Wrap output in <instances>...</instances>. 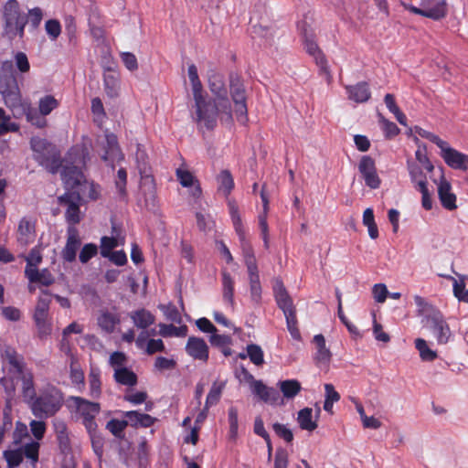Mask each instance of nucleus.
I'll return each mask as SVG.
<instances>
[{
    "label": "nucleus",
    "mask_w": 468,
    "mask_h": 468,
    "mask_svg": "<svg viewBox=\"0 0 468 468\" xmlns=\"http://www.w3.org/2000/svg\"><path fill=\"white\" fill-rule=\"evenodd\" d=\"M196 108V122L207 130H213L217 126L218 107L215 101L207 100L204 95L194 98Z\"/></svg>",
    "instance_id": "10"
},
{
    "label": "nucleus",
    "mask_w": 468,
    "mask_h": 468,
    "mask_svg": "<svg viewBox=\"0 0 468 468\" xmlns=\"http://www.w3.org/2000/svg\"><path fill=\"white\" fill-rule=\"evenodd\" d=\"M58 204L65 207V219L70 226H75L81 221L80 206L85 203L82 194L78 190L66 191L58 197Z\"/></svg>",
    "instance_id": "11"
},
{
    "label": "nucleus",
    "mask_w": 468,
    "mask_h": 468,
    "mask_svg": "<svg viewBox=\"0 0 468 468\" xmlns=\"http://www.w3.org/2000/svg\"><path fill=\"white\" fill-rule=\"evenodd\" d=\"M98 248L93 243L85 244L80 252V261L81 263H87L90 259L97 255Z\"/></svg>",
    "instance_id": "56"
},
{
    "label": "nucleus",
    "mask_w": 468,
    "mask_h": 468,
    "mask_svg": "<svg viewBox=\"0 0 468 468\" xmlns=\"http://www.w3.org/2000/svg\"><path fill=\"white\" fill-rule=\"evenodd\" d=\"M407 168L410 176L412 184L415 187H419L420 182H424L428 185L426 175L423 173L422 168L412 161H407Z\"/></svg>",
    "instance_id": "41"
},
{
    "label": "nucleus",
    "mask_w": 468,
    "mask_h": 468,
    "mask_svg": "<svg viewBox=\"0 0 468 468\" xmlns=\"http://www.w3.org/2000/svg\"><path fill=\"white\" fill-rule=\"evenodd\" d=\"M135 326L141 329H146L154 323V316L147 310L141 309L131 314Z\"/></svg>",
    "instance_id": "34"
},
{
    "label": "nucleus",
    "mask_w": 468,
    "mask_h": 468,
    "mask_svg": "<svg viewBox=\"0 0 468 468\" xmlns=\"http://www.w3.org/2000/svg\"><path fill=\"white\" fill-rule=\"evenodd\" d=\"M126 184H127V172L126 169L121 167L117 171V176L115 180V186L122 197L126 196Z\"/></svg>",
    "instance_id": "63"
},
{
    "label": "nucleus",
    "mask_w": 468,
    "mask_h": 468,
    "mask_svg": "<svg viewBox=\"0 0 468 468\" xmlns=\"http://www.w3.org/2000/svg\"><path fill=\"white\" fill-rule=\"evenodd\" d=\"M250 387L252 393L265 402L270 401L272 396L276 393L273 388H268L261 380H253Z\"/></svg>",
    "instance_id": "38"
},
{
    "label": "nucleus",
    "mask_w": 468,
    "mask_h": 468,
    "mask_svg": "<svg viewBox=\"0 0 468 468\" xmlns=\"http://www.w3.org/2000/svg\"><path fill=\"white\" fill-rule=\"evenodd\" d=\"M82 194V200L86 202V192L87 197L90 200H96L99 197V191L97 190L96 186L93 183L89 182L87 179L81 184V186L77 189Z\"/></svg>",
    "instance_id": "54"
},
{
    "label": "nucleus",
    "mask_w": 468,
    "mask_h": 468,
    "mask_svg": "<svg viewBox=\"0 0 468 468\" xmlns=\"http://www.w3.org/2000/svg\"><path fill=\"white\" fill-rule=\"evenodd\" d=\"M229 93L234 103V112L237 121L246 125L248 117L247 91L242 78L237 73L229 75Z\"/></svg>",
    "instance_id": "8"
},
{
    "label": "nucleus",
    "mask_w": 468,
    "mask_h": 468,
    "mask_svg": "<svg viewBox=\"0 0 468 468\" xmlns=\"http://www.w3.org/2000/svg\"><path fill=\"white\" fill-rule=\"evenodd\" d=\"M297 421L302 430L313 431L317 428L316 420H313V410L304 408L298 412Z\"/></svg>",
    "instance_id": "33"
},
{
    "label": "nucleus",
    "mask_w": 468,
    "mask_h": 468,
    "mask_svg": "<svg viewBox=\"0 0 468 468\" xmlns=\"http://www.w3.org/2000/svg\"><path fill=\"white\" fill-rule=\"evenodd\" d=\"M59 103L52 95H46L39 100L38 109L41 115H48L53 110L58 107Z\"/></svg>",
    "instance_id": "46"
},
{
    "label": "nucleus",
    "mask_w": 468,
    "mask_h": 468,
    "mask_svg": "<svg viewBox=\"0 0 468 468\" xmlns=\"http://www.w3.org/2000/svg\"><path fill=\"white\" fill-rule=\"evenodd\" d=\"M102 148L103 154L101 157L112 168H114L115 163H120L123 160L124 155L119 146L118 138L114 133H105V143Z\"/></svg>",
    "instance_id": "14"
},
{
    "label": "nucleus",
    "mask_w": 468,
    "mask_h": 468,
    "mask_svg": "<svg viewBox=\"0 0 468 468\" xmlns=\"http://www.w3.org/2000/svg\"><path fill=\"white\" fill-rule=\"evenodd\" d=\"M228 420L229 424V435L232 439L236 438L239 429L238 410L230 407L228 411Z\"/></svg>",
    "instance_id": "55"
},
{
    "label": "nucleus",
    "mask_w": 468,
    "mask_h": 468,
    "mask_svg": "<svg viewBox=\"0 0 468 468\" xmlns=\"http://www.w3.org/2000/svg\"><path fill=\"white\" fill-rule=\"evenodd\" d=\"M225 387L226 381H214L207 395L205 404L209 407L217 405L221 399Z\"/></svg>",
    "instance_id": "35"
},
{
    "label": "nucleus",
    "mask_w": 468,
    "mask_h": 468,
    "mask_svg": "<svg viewBox=\"0 0 468 468\" xmlns=\"http://www.w3.org/2000/svg\"><path fill=\"white\" fill-rule=\"evenodd\" d=\"M216 179L218 183V191L222 193L224 197H228L235 186L230 171L228 169L220 171Z\"/></svg>",
    "instance_id": "29"
},
{
    "label": "nucleus",
    "mask_w": 468,
    "mask_h": 468,
    "mask_svg": "<svg viewBox=\"0 0 468 468\" xmlns=\"http://www.w3.org/2000/svg\"><path fill=\"white\" fill-rule=\"evenodd\" d=\"M234 280L228 271L222 272V292L223 299L228 302L231 307L234 306Z\"/></svg>",
    "instance_id": "36"
},
{
    "label": "nucleus",
    "mask_w": 468,
    "mask_h": 468,
    "mask_svg": "<svg viewBox=\"0 0 468 468\" xmlns=\"http://www.w3.org/2000/svg\"><path fill=\"white\" fill-rule=\"evenodd\" d=\"M0 384L3 387L5 394V402L10 405L16 396V382L15 378L11 376H4L0 378Z\"/></svg>",
    "instance_id": "42"
},
{
    "label": "nucleus",
    "mask_w": 468,
    "mask_h": 468,
    "mask_svg": "<svg viewBox=\"0 0 468 468\" xmlns=\"http://www.w3.org/2000/svg\"><path fill=\"white\" fill-rule=\"evenodd\" d=\"M128 426L127 420L112 419L106 424V429L116 438L122 439L124 436V430Z\"/></svg>",
    "instance_id": "48"
},
{
    "label": "nucleus",
    "mask_w": 468,
    "mask_h": 468,
    "mask_svg": "<svg viewBox=\"0 0 468 468\" xmlns=\"http://www.w3.org/2000/svg\"><path fill=\"white\" fill-rule=\"evenodd\" d=\"M159 326H160V334L165 337H167V336L184 337L187 335V331H188V328L186 324L176 327L173 324H161Z\"/></svg>",
    "instance_id": "45"
},
{
    "label": "nucleus",
    "mask_w": 468,
    "mask_h": 468,
    "mask_svg": "<svg viewBox=\"0 0 468 468\" xmlns=\"http://www.w3.org/2000/svg\"><path fill=\"white\" fill-rule=\"evenodd\" d=\"M114 380L121 385L133 387L137 384V375L127 367H117L113 374Z\"/></svg>",
    "instance_id": "31"
},
{
    "label": "nucleus",
    "mask_w": 468,
    "mask_h": 468,
    "mask_svg": "<svg viewBox=\"0 0 468 468\" xmlns=\"http://www.w3.org/2000/svg\"><path fill=\"white\" fill-rule=\"evenodd\" d=\"M25 276L28 279L30 283H39L43 286H50L55 282V277L47 269H25Z\"/></svg>",
    "instance_id": "25"
},
{
    "label": "nucleus",
    "mask_w": 468,
    "mask_h": 468,
    "mask_svg": "<svg viewBox=\"0 0 468 468\" xmlns=\"http://www.w3.org/2000/svg\"><path fill=\"white\" fill-rule=\"evenodd\" d=\"M3 33L2 36L10 41L25 37V27L27 16L21 9L16 0H8L3 6Z\"/></svg>",
    "instance_id": "3"
},
{
    "label": "nucleus",
    "mask_w": 468,
    "mask_h": 468,
    "mask_svg": "<svg viewBox=\"0 0 468 468\" xmlns=\"http://www.w3.org/2000/svg\"><path fill=\"white\" fill-rule=\"evenodd\" d=\"M56 437L62 451L69 448V438L68 434V427L62 420H58L54 424Z\"/></svg>",
    "instance_id": "39"
},
{
    "label": "nucleus",
    "mask_w": 468,
    "mask_h": 468,
    "mask_svg": "<svg viewBox=\"0 0 468 468\" xmlns=\"http://www.w3.org/2000/svg\"><path fill=\"white\" fill-rule=\"evenodd\" d=\"M70 165H66L61 172L62 180L66 186L67 191L79 189L81 184L86 180L80 166L85 165V156L83 152L72 149L68 155Z\"/></svg>",
    "instance_id": "7"
},
{
    "label": "nucleus",
    "mask_w": 468,
    "mask_h": 468,
    "mask_svg": "<svg viewBox=\"0 0 468 468\" xmlns=\"http://www.w3.org/2000/svg\"><path fill=\"white\" fill-rule=\"evenodd\" d=\"M289 463L288 452L283 448H278L275 452L274 468H287Z\"/></svg>",
    "instance_id": "64"
},
{
    "label": "nucleus",
    "mask_w": 468,
    "mask_h": 468,
    "mask_svg": "<svg viewBox=\"0 0 468 468\" xmlns=\"http://www.w3.org/2000/svg\"><path fill=\"white\" fill-rule=\"evenodd\" d=\"M29 426L32 435L35 437V439H43L47 430V425L42 420H33L30 421Z\"/></svg>",
    "instance_id": "61"
},
{
    "label": "nucleus",
    "mask_w": 468,
    "mask_h": 468,
    "mask_svg": "<svg viewBox=\"0 0 468 468\" xmlns=\"http://www.w3.org/2000/svg\"><path fill=\"white\" fill-rule=\"evenodd\" d=\"M438 197L443 208L450 211L457 208V197L452 192L451 183L444 176L438 183Z\"/></svg>",
    "instance_id": "20"
},
{
    "label": "nucleus",
    "mask_w": 468,
    "mask_h": 468,
    "mask_svg": "<svg viewBox=\"0 0 468 468\" xmlns=\"http://www.w3.org/2000/svg\"><path fill=\"white\" fill-rule=\"evenodd\" d=\"M272 429L276 435L281 439L284 440L286 442L290 443L293 440L292 431L286 427V425L276 422L272 425Z\"/></svg>",
    "instance_id": "60"
},
{
    "label": "nucleus",
    "mask_w": 468,
    "mask_h": 468,
    "mask_svg": "<svg viewBox=\"0 0 468 468\" xmlns=\"http://www.w3.org/2000/svg\"><path fill=\"white\" fill-rule=\"evenodd\" d=\"M91 441L92 449L95 454L101 457L103 453V438L99 432L98 429L94 432L88 433Z\"/></svg>",
    "instance_id": "59"
},
{
    "label": "nucleus",
    "mask_w": 468,
    "mask_h": 468,
    "mask_svg": "<svg viewBox=\"0 0 468 468\" xmlns=\"http://www.w3.org/2000/svg\"><path fill=\"white\" fill-rule=\"evenodd\" d=\"M119 246L117 237L104 236L101 239V254L102 257L107 258L112 253V250Z\"/></svg>",
    "instance_id": "52"
},
{
    "label": "nucleus",
    "mask_w": 468,
    "mask_h": 468,
    "mask_svg": "<svg viewBox=\"0 0 468 468\" xmlns=\"http://www.w3.org/2000/svg\"><path fill=\"white\" fill-rule=\"evenodd\" d=\"M118 324H120V317L116 314L106 311L98 317L99 326L107 333H112Z\"/></svg>",
    "instance_id": "32"
},
{
    "label": "nucleus",
    "mask_w": 468,
    "mask_h": 468,
    "mask_svg": "<svg viewBox=\"0 0 468 468\" xmlns=\"http://www.w3.org/2000/svg\"><path fill=\"white\" fill-rule=\"evenodd\" d=\"M90 396L99 399L101 394V373L98 369H90L89 373Z\"/></svg>",
    "instance_id": "40"
},
{
    "label": "nucleus",
    "mask_w": 468,
    "mask_h": 468,
    "mask_svg": "<svg viewBox=\"0 0 468 468\" xmlns=\"http://www.w3.org/2000/svg\"><path fill=\"white\" fill-rule=\"evenodd\" d=\"M378 120L387 138H392L399 134V128L395 122L387 120L381 113L378 114Z\"/></svg>",
    "instance_id": "53"
},
{
    "label": "nucleus",
    "mask_w": 468,
    "mask_h": 468,
    "mask_svg": "<svg viewBox=\"0 0 468 468\" xmlns=\"http://www.w3.org/2000/svg\"><path fill=\"white\" fill-rule=\"evenodd\" d=\"M405 9L432 20H441L447 15V4L445 0H421L420 7L412 5L402 4Z\"/></svg>",
    "instance_id": "12"
},
{
    "label": "nucleus",
    "mask_w": 468,
    "mask_h": 468,
    "mask_svg": "<svg viewBox=\"0 0 468 468\" xmlns=\"http://www.w3.org/2000/svg\"><path fill=\"white\" fill-rule=\"evenodd\" d=\"M431 323V328L439 345H445L449 342L452 335L451 329L443 315L440 313H434L428 318Z\"/></svg>",
    "instance_id": "17"
},
{
    "label": "nucleus",
    "mask_w": 468,
    "mask_h": 468,
    "mask_svg": "<svg viewBox=\"0 0 468 468\" xmlns=\"http://www.w3.org/2000/svg\"><path fill=\"white\" fill-rule=\"evenodd\" d=\"M208 87L210 91L219 100V105L226 110L229 118L232 120V113L230 104L227 97V90L225 89L224 81L218 75H213L209 78Z\"/></svg>",
    "instance_id": "21"
},
{
    "label": "nucleus",
    "mask_w": 468,
    "mask_h": 468,
    "mask_svg": "<svg viewBox=\"0 0 468 468\" xmlns=\"http://www.w3.org/2000/svg\"><path fill=\"white\" fill-rule=\"evenodd\" d=\"M35 221L27 217L20 219L17 227V241L22 246L32 243L35 239Z\"/></svg>",
    "instance_id": "23"
},
{
    "label": "nucleus",
    "mask_w": 468,
    "mask_h": 468,
    "mask_svg": "<svg viewBox=\"0 0 468 468\" xmlns=\"http://www.w3.org/2000/svg\"><path fill=\"white\" fill-rule=\"evenodd\" d=\"M244 264L247 268L251 302L259 305L261 303L262 287L257 260L253 248L247 239L239 240Z\"/></svg>",
    "instance_id": "5"
},
{
    "label": "nucleus",
    "mask_w": 468,
    "mask_h": 468,
    "mask_svg": "<svg viewBox=\"0 0 468 468\" xmlns=\"http://www.w3.org/2000/svg\"><path fill=\"white\" fill-rule=\"evenodd\" d=\"M104 90L109 98H116L120 91V77L119 74L109 70L103 75Z\"/></svg>",
    "instance_id": "28"
},
{
    "label": "nucleus",
    "mask_w": 468,
    "mask_h": 468,
    "mask_svg": "<svg viewBox=\"0 0 468 468\" xmlns=\"http://www.w3.org/2000/svg\"><path fill=\"white\" fill-rule=\"evenodd\" d=\"M415 347L419 351L421 360L431 362L437 358V353L428 346L424 339L417 338L415 340Z\"/></svg>",
    "instance_id": "44"
},
{
    "label": "nucleus",
    "mask_w": 468,
    "mask_h": 468,
    "mask_svg": "<svg viewBox=\"0 0 468 468\" xmlns=\"http://www.w3.org/2000/svg\"><path fill=\"white\" fill-rule=\"evenodd\" d=\"M280 389L286 399H293L302 389L301 383L297 379H286L279 382Z\"/></svg>",
    "instance_id": "37"
},
{
    "label": "nucleus",
    "mask_w": 468,
    "mask_h": 468,
    "mask_svg": "<svg viewBox=\"0 0 468 468\" xmlns=\"http://www.w3.org/2000/svg\"><path fill=\"white\" fill-rule=\"evenodd\" d=\"M80 244L81 241L77 229L69 228L66 245L61 251V257L64 261L72 262L76 260L77 251L80 249Z\"/></svg>",
    "instance_id": "22"
},
{
    "label": "nucleus",
    "mask_w": 468,
    "mask_h": 468,
    "mask_svg": "<svg viewBox=\"0 0 468 468\" xmlns=\"http://www.w3.org/2000/svg\"><path fill=\"white\" fill-rule=\"evenodd\" d=\"M27 23L32 27V29H37L43 19V12L41 8L34 7L28 10V14L27 15Z\"/></svg>",
    "instance_id": "57"
},
{
    "label": "nucleus",
    "mask_w": 468,
    "mask_h": 468,
    "mask_svg": "<svg viewBox=\"0 0 468 468\" xmlns=\"http://www.w3.org/2000/svg\"><path fill=\"white\" fill-rule=\"evenodd\" d=\"M299 28L303 37V43L305 51L314 58L315 63L321 69H324L327 64V60L316 43L315 35L313 30L308 29L305 23H303V26H299Z\"/></svg>",
    "instance_id": "13"
},
{
    "label": "nucleus",
    "mask_w": 468,
    "mask_h": 468,
    "mask_svg": "<svg viewBox=\"0 0 468 468\" xmlns=\"http://www.w3.org/2000/svg\"><path fill=\"white\" fill-rule=\"evenodd\" d=\"M229 215L234 227V229L239 237V240L246 239L245 229L242 224L241 217L239 212L238 205L233 200L228 202Z\"/></svg>",
    "instance_id": "30"
},
{
    "label": "nucleus",
    "mask_w": 468,
    "mask_h": 468,
    "mask_svg": "<svg viewBox=\"0 0 468 468\" xmlns=\"http://www.w3.org/2000/svg\"><path fill=\"white\" fill-rule=\"evenodd\" d=\"M358 171L365 184L371 189H377L381 185V179L378 175L375 160L369 155L361 157L358 164Z\"/></svg>",
    "instance_id": "15"
},
{
    "label": "nucleus",
    "mask_w": 468,
    "mask_h": 468,
    "mask_svg": "<svg viewBox=\"0 0 468 468\" xmlns=\"http://www.w3.org/2000/svg\"><path fill=\"white\" fill-rule=\"evenodd\" d=\"M27 404L37 419L46 420L54 417L61 410L64 394L56 386L48 385Z\"/></svg>",
    "instance_id": "1"
},
{
    "label": "nucleus",
    "mask_w": 468,
    "mask_h": 468,
    "mask_svg": "<svg viewBox=\"0 0 468 468\" xmlns=\"http://www.w3.org/2000/svg\"><path fill=\"white\" fill-rule=\"evenodd\" d=\"M247 356L256 366H261L264 363V354L261 347L256 344H250L246 347Z\"/></svg>",
    "instance_id": "49"
},
{
    "label": "nucleus",
    "mask_w": 468,
    "mask_h": 468,
    "mask_svg": "<svg viewBox=\"0 0 468 468\" xmlns=\"http://www.w3.org/2000/svg\"><path fill=\"white\" fill-rule=\"evenodd\" d=\"M0 93L5 104L15 109L21 105V92L18 87L16 73L11 60L2 61L0 66Z\"/></svg>",
    "instance_id": "4"
},
{
    "label": "nucleus",
    "mask_w": 468,
    "mask_h": 468,
    "mask_svg": "<svg viewBox=\"0 0 468 468\" xmlns=\"http://www.w3.org/2000/svg\"><path fill=\"white\" fill-rule=\"evenodd\" d=\"M3 456L6 461L7 468H16L23 462L22 449L6 450L3 452Z\"/></svg>",
    "instance_id": "47"
},
{
    "label": "nucleus",
    "mask_w": 468,
    "mask_h": 468,
    "mask_svg": "<svg viewBox=\"0 0 468 468\" xmlns=\"http://www.w3.org/2000/svg\"><path fill=\"white\" fill-rule=\"evenodd\" d=\"M273 294L278 307L283 312L284 315L289 314V313H296L292 299L281 279H276L274 282Z\"/></svg>",
    "instance_id": "18"
},
{
    "label": "nucleus",
    "mask_w": 468,
    "mask_h": 468,
    "mask_svg": "<svg viewBox=\"0 0 468 468\" xmlns=\"http://www.w3.org/2000/svg\"><path fill=\"white\" fill-rule=\"evenodd\" d=\"M70 400L73 401L76 413L80 418L86 431L94 432L98 428L96 417L101 412V404L78 396L70 397Z\"/></svg>",
    "instance_id": "9"
},
{
    "label": "nucleus",
    "mask_w": 468,
    "mask_h": 468,
    "mask_svg": "<svg viewBox=\"0 0 468 468\" xmlns=\"http://www.w3.org/2000/svg\"><path fill=\"white\" fill-rule=\"evenodd\" d=\"M286 320L287 329L292 339L296 341H302L301 332L298 328V320L296 316V313H289V314L284 315Z\"/></svg>",
    "instance_id": "50"
},
{
    "label": "nucleus",
    "mask_w": 468,
    "mask_h": 468,
    "mask_svg": "<svg viewBox=\"0 0 468 468\" xmlns=\"http://www.w3.org/2000/svg\"><path fill=\"white\" fill-rule=\"evenodd\" d=\"M314 342L317 349L314 355L315 363L318 366H328L332 358V354L329 348L326 347L324 335L321 334L315 335L314 336Z\"/></svg>",
    "instance_id": "27"
},
{
    "label": "nucleus",
    "mask_w": 468,
    "mask_h": 468,
    "mask_svg": "<svg viewBox=\"0 0 468 468\" xmlns=\"http://www.w3.org/2000/svg\"><path fill=\"white\" fill-rule=\"evenodd\" d=\"M30 144L34 152V159L49 173H58L62 165V160L57 147L41 138H32Z\"/></svg>",
    "instance_id": "6"
},
{
    "label": "nucleus",
    "mask_w": 468,
    "mask_h": 468,
    "mask_svg": "<svg viewBox=\"0 0 468 468\" xmlns=\"http://www.w3.org/2000/svg\"><path fill=\"white\" fill-rule=\"evenodd\" d=\"M188 78L192 85L193 97L203 95V86L199 80L197 69L195 64L188 66Z\"/></svg>",
    "instance_id": "43"
},
{
    "label": "nucleus",
    "mask_w": 468,
    "mask_h": 468,
    "mask_svg": "<svg viewBox=\"0 0 468 468\" xmlns=\"http://www.w3.org/2000/svg\"><path fill=\"white\" fill-rule=\"evenodd\" d=\"M123 416L127 418L128 425L133 428H149L153 426L156 420L155 418L146 413H141L137 410H130L123 412Z\"/></svg>",
    "instance_id": "26"
},
{
    "label": "nucleus",
    "mask_w": 468,
    "mask_h": 468,
    "mask_svg": "<svg viewBox=\"0 0 468 468\" xmlns=\"http://www.w3.org/2000/svg\"><path fill=\"white\" fill-rule=\"evenodd\" d=\"M186 352L195 360L207 363L209 357V348L201 337L189 336L186 345Z\"/></svg>",
    "instance_id": "19"
},
{
    "label": "nucleus",
    "mask_w": 468,
    "mask_h": 468,
    "mask_svg": "<svg viewBox=\"0 0 468 468\" xmlns=\"http://www.w3.org/2000/svg\"><path fill=\"white\" fill-rule=\"evenodd\" d=\"M16 69L21 73H27L30 70V63L25 52L18 51L14 56Z\"/></svg>",
    "instance_id": "58"
},
{
    "label": "nucleus",
    "mask_w": 468,
    "mask_h": 468,
    "mask_svg": "<svg viewBox=\"0 0 468 468\" xmlns=\"http://www.w3.org/2000/svg\"><path fill=\"white\" fill-rule=\"evenodd\" d=\"M421 193V205L424 209L431 210L432 208V199L428 189V185L425 183L420 182L419 187H416Z\"/></svg>",
    "instance_id": "62"
},
{
    "label": "nucleus",
    "mask_w": 468,
    "mask_h": 468,
    "mask_svg": "<svg viewBox=\"0 0 468 468\" xmlns=\"http://www.w3.org/2000/svg\"><path fill=\"white\" fill-rule=\"evenodd\" d=\"M39 447L40 445L37 441H31L27 443L22 449L23 456L25 455L27 458L31 460L32 465L34 467L38 461Z\"/></svg>",
    "instance_id": "51"
},
{
    "label": "nucleus",
    "mask_w": 468,
    "mask_h": 468,
    "mask_svg": "<svg viewBox=\"0 0 468 468\" xmlns=\"http://www.w3.org/2000/svg\"><path fill=\"white\" fill-rule=\"evenodd\" d=\"M439 148L441 156L448 166L463 171L468 169V154L451 147L446 141H444V145Z\"/></svg>",
    "instance_id": "16"
},
{
    "label": "nucleus",
    "mask_w": 468,
    "mask_h": 468,
    "mask_svg": "<svg viewBox=\"0 0 468 468\" xmlns=\"http://www.w3.org/2000/svg\"><path fill=\"white\" fill-rule=\"evenodd\" d=\"M3 356L10 365V373L17 376L21 382V395L24 402L27 404L37 394L34 374L31 369L27 367L24 357L19 355L13 347L6 346Z\"/></svg>",
    "instance_id": "2"
},
{
    "label": "nucleus",
    "mask_w": 468,
    "mask_h": 468,
    "mask_svg": "<svg viewBox=\"0 0 468 468\" xmlns=\"http://www.w3.org/2000/svg\"><path fill=\"white\" fill-rule=\"evenodd\" d=\"M348 99L357 103L367 101L371 97L368 83L366 81L358 82L355 85L346 87Z\"/></svg>",
    "instance_id": "24"
}]
</instances>
